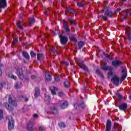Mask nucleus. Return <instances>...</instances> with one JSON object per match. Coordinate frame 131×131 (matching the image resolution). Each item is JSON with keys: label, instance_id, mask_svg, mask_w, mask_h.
I'll list each match as a JSON object with an SVG mask.
<instances>
[{"label": "nucleus", "instance_id": "53", "mask_svg": "<svg viewBox=\"0 0 131 131\" xmlns=\"http://www.w3.org/2000/svg\"><path fill=\"white\" fill-rule=\"evenodd\" d=\"M101 17V16H98V17Z\"/></svg>", "mask_w": 131, "mask_h": 131}, {"label": "nucleus", "instance_id": "10", "mask_svg": "<svg viewBox=\"0 0 131 131\" xmlns=\"http://www.w3.org/2000/svg\"><path fill=\"white\" fill-rule=\"evenodd\" d=\"M120 110L125 111L127 109V104L126 103H122L119 106Z\"/></svg>", "mask_w": 131, "mask_h": 131}, {"label": "nucleus", "instance_id": "41", "mask_svg": "<svg viewBox=\"0 0 131 131\" xmlns=\"http://www.w3.org/2000/svg\"><path fill=\"white\" fill-rule=\"evenodd\" d=\"M54 79H55V81H57V82L60 81V78H58L56 76L55 77Z\"/></svg>", "mask_w": 131, "mask_h": 131}, {"label": "nucleus", "instance_id": "33", "mask_svg": "<svg viewBox=\"0 0 131 131\" xmlns=\"http://www.w3.org/2000/svg\"><path fill=\"white\" fill-rule=\"evenodd\" d=\"M77 6L78 7H84V4H82V2H78L77 3Z\"/></svg>", "mask_w": 131, "mask_h": 131}, {"label": "nucleus", "instance_id": "1", "mask_svg": "<svg viewBox=\"0 0 131 131\" xmlns=\"http://www.w3.org/2000/svg\"><path fill=\"white\" fill-rule=\"evenodd\" d=\"M8 101L10 104H8L7 102L4 103L3 104L4 107H5L8 111H11V110H12V105L14 106V107L17 106V102L15 100H12V97L11 95H9Z\"/></svg>", "mask_w": 131, "mask_h": 131}, {"label": "nucleus", "instance_id": "7", "mask_svg": "<svg viewBox=\"0 0 131 131\" xmlns=\"http://www.w3.org/2000/svg\"><path fill=\"white\" fill-rule=\"evenodd\" d=\"M111 127H112L111 120H108L106 122L105 131H111Z\"/></svg>", "mask_w": 131, "mask_h": 131}, {"label": "nucleus", "instance_id": "2", "mask_svg": "<svg viewBox=\"0 0 131 131\" xmlns=\"http://www.w3.org/2000/svg\"><path fill=\"white\" fill-rule=\"evenodd\" d=\"M106 64L107 63L106 62H102L101 63V69L102 70H104V71H107V70H108L109 71H112V70H113V68H112V67L109 66L106 67Z\"/></svg>", "mask_w": 131, "mask_h": 131}, {"label": "nucleus", "instance_id": "17", "mask_svg": "<svg viewBox=\"0 0 131 131\" xmlns=\"http://www.w3.org/2000/svg\"><path fill=\"white\" fill-rule=\"evenodd\" d=\"M50 90L52 95H56V91H58V88L54 86H52L50 87Z\"/></svg>", "mask_w": 131, "mask_h": 131}, {"label": "nucleus", "instance_id": "18", "mask_svg": "<svg viewBox=\"0 0 131 131\" xmlns=\"http://www.w3.org/2000/svg\"><path fill=\"white\" fill-rule=\"evenodd\" d=\"M125 32H126V34H127L128 36V39H129V40H130L131 35H130V30L129 29V28H126Z\"/></svg>", "mask_w": 131, "mask_h": 131}, {"label": "nucleus", "instance_id": "8", "mask_svg": "<svg viewBox=\"0 0 131 131\" xmlns=\"http://www.w3.org/2000/svg\"><path fill=\"white\" fill-rule=\"evenodd\" d=\"M111 80L115 85H118L119 84V78H118V77L115 76Z\"/></svg>", "mask_w": 131, "mask_h": 131}, {"label": "nucleus", "instance_id": "11", "mask_svg": "<svg viewBox=\"0 0 131 131\" xmlns=\"http://www.w3.org/2000/svg\"><path fill=\"white\" fill-rule=\"evenodd\" d=\"M122 76L121 77V80H124L126 78V70L124 68H122Z\"/></svg>", "mask_w": 131, "mask_h": 131}, {"label": "nucleus", "instance_id": "36", "mask_svg": "<svg viewBox=\"0 0 131 131\" xmlns=\"http://www.w3.org/2000/svg\"><path fill=\"white\" fill-rule=\"evenodd\" d=\"M126 15H131V9H128L126 11Z\"/></svg>", "mask_w": 131, "mask_h": 131}, {"label": "nucleus", "instance_id": "47", "mask_svg": "<svg viewBox=\"0 0 131 131\" xmlns=\"http://www.w3.org/2000/svg\"><path fill=\"white\" fill-rule=\"evenodd\" d=\"M31 78H32V79H34V78H35V76H31Z\"/></svg>", "mask_w": 131, "mask_h": 131}, {"label": "nucleus", "instance_id": "29", "mask_svg": "<svg viewBox=\"0 0 131 131\" xmlns=\"http://www.w3.org/2000/svg\"><path fill=\"white\" fill-rule=\"evenodd\" d=\"M9 77H10V78H12V79H14L15 80L17 79V77L14 75H9Z\"/></svg>", "mask_w": 131, "mask_h": 131}, {"label": "nucleus", "instance_id": "32", "mask_svg": "<svg viewBox=\"0 0 131 131\" xmlns=\"http://www.w3.org/2000/svg\"><path fill=\"white\" fill-rule=\"evenodd\" d=\"M64 85L66 88H68V86H69V81H66L64 82Z\"/></svg>", "mask_w": 131, "mask_h": 131}, {"label": "nucleus", "instance_id": "44", "mask_svg": "<svg viewBox=\"0 0 131 131\" xmlns=\"http://www.w3.org/2000/svg\"><path fill=\"white\" fill-rule=\"evenodd\" d=\"M118 97L120 99V100H121V99H122V96L120 95V94L118 95Z\"/></svg>", "mask_w": 131, "mask_h": 131}, {"label": "nucleus", "instance_id": "19", "mask_svg": "<svg viewBox=\"0 0 131 131\" xmlns=\"http://www.w3.org/2000/svg\"><path fill=\"white\" fill-rule=\"evenodd\" d=\"M23 55L24 57L26 58V59H27V60H29V58H30L29 54H28V53L26 51H24L23 52Z\"/></svg>", "mask_w": 131, "mask_h": 131}, {"label": "nucleus", "instance_id": "4", "mask_svg": "<svg viewBox=\"0 0 131 131\" xmlns=\"http://www.w3.org/2000/svg\"><path fill=\"white\" fill-rule=\"evenodd\" d=\"M112 15H113V13L111 11H106L104 13V16H102V17L105 21H107L108 17H112Z\"/></svg>", "mask_w": 131, "mask_h": 131}, {"label": "nucleus", "instance_id": "24", "mask_svg": "<svg viewBox=\"0 0 131 131\" xmlns=\"http://www.w3.org/2000/svg\"><path fill=\"white\" fill-rule=\"evenodd\" d=\"M46 80H47V81H50V80L52 79V77H51V75L50 74H49L47 76V75H46Z\"/></svg>", "mask_w": 131, "mask_h": 131}, {"label": "nucleus", "instance_id": "49", "mask_svg": "<svg viewBox=\"0 0 131 131\" xmlns=\"http://www.w3.org/2000/svg\"><path fill=\"white\" fill-rule=\"evenodd\" d=\"M2 73H3V72L2 71V70L0 69V76H2Z\"/></svg>", "mask_w": 131, "mask_h": 131}, {"label": "nucleus", "instance_id": "22", "mask_svg": "<svg viewBox=\"0 0 131 131\" xmlns=\"http://www.w3.org/2000/svg\"><path fill=\"white\" fill-rule=\"evenodd\" d=\"M40 93L39 92V90L38 89H36L35 92V97H38Z\"/></svg>", "mask_w": 131, "mask_h": 131}, {"label": "nucleus", "instance_id": "30", "mask_svg": "<svg viewBox=\"0 0 131 131\" xmlns=\"http://www.w3.org/2000/svg\"><path fill=\"white\" fill-rule=\"evenodd\" d=\"M16 25L19 29H22V26L21 25V23L20 21L17 22Z\"/></svg>", "mask_w": 131, "mask_h": 131}, {"label": "nucleus", "instance_id": "25", "mask_svg": "<svg viewBox=\"0 0 131 131\" xmlns=\"http://www.w3.org/2000/svg\"><path fill=\"white\" fill-rule=\"evenodd\" d=\"M69 38L70 40H71L72 41H74L75 42H76V41H77V40H76V38H75V37L73 36L70 37Z\"/></svg>", "mask_w": 131, "mask_h": 131}, {"label": "nucleus", "instance_id": "31", "mask_svg": "<svg viewBox=\"0 0 131 131\" xmlns=\"http://www.w3.org/2000/svg\"><path fill=\"white\" fill-rule=\"evenodd\" d=\"M39 131H45V130H46V127H45V126H41L39 127Z\"/></svg>", "mask_w": 131, "mask_h": 131}, {"label": "nucleus", "instance_id": "50", "mask_svg": "<svg viewBox=\"0 0 131 131\" xmlns=\"http://www.w3.org/2000/svg\"><path fill=\"white\" fill-rule=\"evenodd\" d=\"M34 117H37V114H34Z\"/></svg>", "mask_w": 131, "mask_h": 131}, {"label": "nucleus", "instance_id": "15", "mask_svg": "<svg viewBox=\"0 0 131 131\" xmlns=\"http://www.w3.org/2000/svg\"><path fill=\"white\" fill-rule=\"evenodd\" d=\"M50 111L53 114H57L58 113V109L55 107V106H51L50 108Z\"/></svg>", "mask_w": 131, "mask_h": 131}, {"label": "nucleus", "instance_id": "51", "mask_svg": "<svg viewBox=\"0 0 131 131\" xmlns=\"http://www.w3.org/2000/svg\"><path fill=\"white\" fill-rule=\"evenodd\" d=\"M25 101H26V102H27V101H28V98H26Z\"/></svg>", "mask_w": 131, "mask_h": 131}, {"label": "nucleus", "instance_id": "48", "mask_svg": "<svg viewBox=\"0 0 131 131\" xmlns=\"http://www.w3.org/2000/svg\"><path fill=\"white\" fill-rule=\"evenodd\" d=\"M123 19H126V16H125V15H123Z\"/></svg>", "mask_w": 131, "mask_h": 131}, {"label": "nucleus", "instance_id": "52", "mask_svg": "<svg viewBox=\"0 0 131 131\" xmlns=\"http://www.w3.org/2000/svg\"><path fill=\"white\" fill-rule=\"evenodd\" d=\"M122 1V2H125L126 0H121Z\"/></svg>", "mask_w": 131, "mask_h": 131}, {"label": "nucleus", "instance_id": "3", "mask_svg": "<svg viewBox=\"0 0 131 131\" xmlns=\"http://www.w3.org/2000/svg\"><path fill=\"white\" fill-rule=\"evenodd\" d=\"M8 129H13L14 128L15 125L14 124V119H13V117H8Z\"/></svg>", "mask_w": 131, "mask_h": 131}, {"label": "nucleus", "instance_id": "9", "mask_svg": "<svg viewBox=\"0 0 131 131\" xmlns=\"http://www.w3.org/2000/svg\"><path fill=\"white\" fill-rule=\"evenodd\" d=\"M112 65L114 67H119V66H121V61L120 60H114L112 63Z\"/></svg>", "mask_w": 131, "mask_h": 131}, {"label": "nucleus", "instance_id": "16", "mask_svg": "<svg viewBox=\"0 0 131 131\" xmlns=\"http://www.w3.org/2000/svg\"><path fill=\"white\" fill-rule=\"evenodd\" d=\"M77 64L78 65V66H79L80 68L84 69L85 71H88L89 69H88V67L85 66V65L80 63L79 62H77Z\"/></svg>", "mask_w": 131, "mask_h": 131}, {"label": "nucleus", "instance_id": "26", "mask_svg": "<svg viewBox=\"0 0 131 131\" xmlns=\"http://www.w3.org/2000/svg\"><path fill=\"white\" fill-rule=\"evenodd\" d=\"M45 101H50L51 100V97L50 96L45 94Z\"/></svg>", "mask_w": 131, "mask_h": 131}, {"label": "nucleus", "instance_id": "35", "mask_svg": "<svg viewBox=\"0 0 131 131\" xmlns=\"http://www.w3.org/2000/svg\"><path fill=\"white\" fill-rule=\"evenodd\" d=\"M43 56V55L41 54H39V53L38 54H37V59L39 60L40 59V58H42Z\"/></svg>", "mask_w": 131, "mask_h": 131}, {"label": "nucleus", "instance_id": "28", "mask_svg": "<svg viewBox=\"0 0 131 131\" xmlns=\"http://www.w3.org/2000/svg\"><path fill=\"white\" fill-rule=\"evenodd\" d=\"M78 47H79V49H81V48L82 47H83V42L82 41H80L79 43H78Z\"/></svg>", "mask_w": 131, "mask_h": 131}, {"label": "nucleus", "instance_id": "45", "mask_svg": "<svg viewBox=\"0 0 131 131\" xmlns=\"http://www.w3.org/2000/svg\"><path fill=\"white\" fill-rule=\"evenodd\" d=\"M121 11V9L120 8H118L116 10V12H120Z\"/></svg>", "mask_w": 131, "mask_h": 131}, {"label": "nucleus", "instance_id": "20", "mask_svg": "<svg viewBox=\"0 0 131 131\" xmlns=\"http://www.w3.org/2000/svg\"><path fill=\"white\" fill-rule=\"evenodd\" d=\"M114 126L115 128H117V129H118V130H120V129H121V126L119 124H115Z\"/></svg>", "mask_w": 131, "mask_h": 131}, {"label": "nucleus", "instance_id": "34", "mask_svg": "<svg viewBox=\"0 0 131 131\" xmlns=\"http://www.w3.org/2000/svg\"><path fill=\"white\" fill-rule=\"evenodd\" d=\"M59 125L60 127H62V128H64L66 126L65 124L63 122L60 123L59 124Z\"/></svg>", "mask_w": 131, "mask_h": 131}, {"label": "nucleus", "instance_id": "5", "mask_svg": "<svg viewBox=\"0 0 131 131\" xmlns=\"http://www.w3.org/2000/svg\"><path fill=\"white\" fill-rule=\"evenodd\" d=\"M16 74L18 76L19 78L22 79L24 78V75L23 74V71L21 69H18L17 70Z\"/></svg>", "mask_w": 131, "mask_h": 131}, {"label": "nucleus", "instance_id": "42", "mask_svg": "<svg viewBox=\"0 0 131 131\" xmlns=\"http://www.w3.org/2000/svg\"><path fill=\"white\" fill-rule=\"evenodd\" d=\"M18 42V40L17 39H14L13 40V44L14 45V43H17Z\"/></svg>", "mask_w": 131, "mask_h": 131}, {"label": "nucleus", "instance_id": "6", "mask_svg": "<svg viewBox=\"0 0 131 131\" xmlns=\"http://www.w3.org/2000/svg\"><path fill=\"white\" fill-rule=\"evenodd\" d=\"M60 42L62 45H64L68 41V38L66 36H63L62 35H59Z\"/></svg>", "mask_w": 131, "mask_h": 131}, {"label": "nucleus", "instance_id": "43", "mask_svg": "<svg viewBox=\"0 0 131 131\" xmlns=\"http://www.w3.org/2000/svg\"><path fill=\"white\" fill-rule=\"evenodd\" d=\"M59 97H62L63 96V92H59L58 94Z\"/></svg>", "mask_w": 131, "mask_h": 131}, {"label": "nucleus", "instance_id": "14", "mask_svg": "<svg viewBox=\"0 0 131 131\" xmlns=\"http://www.w3.org/2000/svg\"><path fill=\"white\" fill-rule=\"evenodd\" d=\"M60 107L61 109H66V108L68 107V102L66 101L61 102Z\"/></svg>", "mask_w": 131, "mask_h": 131}, {"label": "nucleus", "instance_id": "37", "mask_svg": "<svg viewBox=\"0 0 131 131\" xmlns=\"http://www.w3.org/2000/svg\"><path fill=\"white\" fill-rule=\"evenodd\" d=\"M82 105H83V103L82 104ZM82 105L81 104L80 105H78V104L75 103L74 105V108H75V109H77V107H79V106H81V107H82Z\"/></svg>", "mask_w": 131, "mask_h": 131}, {"label": "nucleus", "instance_id": "21", "mask_svg": "<svg viewBox=\"0 0 131 131\" xmlns=\"http://www.w3.org/2000/svg\"><path fill=\"white\" fill-rule=\"evenodd\" d=\"M21 85H22V82H20L18 83L15 84V86L16 89H20V88H21Z\"/></svg>", "mask_w": 131, "mask_h": 131}, {"label": "nucleus", "instance_id": "38", "mask_svg": "<svg viewBox=\"0 0 131 131\" xmlns=\"http://www.w3.org/2000/svg\"><path fill=\"white\" fill-rule=\"evenodd\" d=\"M30 55L31 56V57H35L36 56V54L34 53V52H33V51H31L30 52Z\"/></svg>", "mask_w": 131, "mask_h": 131}, {"label": "nucleus", "instance_id": "40", "mask_svg": "<svg viewBox=\"0 0 131 131\" xmlns=\"http://www.w3.org/2000/svg\"><path fill=\"white\" fill-rule=\"evenodd\" d=\"M3 118V110H0V119Z\"/></svg>", "mask_w": 131, "mask_h": 131}, {"label": "nucleus", "instance_id": "27", "mask_svg": "<svg viewBox=\"0 0 131 131\" xmlns=\"http://www.w3.org/2000/svg\"><path fill=\"white\" fill-rule=\"evenodd\" d=\"M34 18H32L31 19H30L29 21V26H30V25L33 24V23H34Z\"/></svg>", "mask_w": 131, "mask_h": 131}, {"label": "nucleus", "instance_id": "13", "mask_svg": "<svg viewBox=\"0 0 131 131\" xmlns=\"http://www.w3.org/2000/svg\"><path fill=\"white\" fill-rule=\"evenodd\" d=\"M7 7V1L6 0H0V9Z\"/></svg>", "mask_w": 131, "mask_h": 131}, {"label": "nucleus", "instance_id": "23", "mask_svg": "<svg viewBox=\"0 0 131 131\" xmlns=\"http://www.w3.org/2000/svg\"><path fill=\"white\" fill-rule=\"evenodd\" d=\"M69 21L71 23V24H73L74 25H76L75 23V20L72 18H69Z\"/></svg>", "mask_w": 131, "mask_h": 131}, {"label": "nucleus", "instance_id": "39", "mask_svg": "<svg viewBox=\"0 0 131 131\" xmlns=\"http://www.w3.org/2000/svg\"><path fill=\"white\" fill-rule=\"evenodd\" d=\"M113 74V73H112V72L108 73L107 74L108 78H110V77H111V76H112Z\"/></svg>", "mask_w": 131, "mask_h": 131}, {"label": "nucleus", "instance_id": "12", "mask_svg": "<svg viewBox=\"0 0 131 131\" xmlns=\"http://www.w3.org/2000/svg\"><path fill=\"white\" fill-rule=\"evenodd\" d=\"M63 27L67 32H70V29L69 28V26L67 25V22H66L65 20H63Z\"/></svg>", "mask_w": 131, "mask_h": 131}, {"label": "nucleus", "instance_id": "46", "mask_svg": "<svg viewBox=\"0 0 131 131\" xmlns=\"http://www.w3.org/2000/svg\"><path fill=\"white\" fill-rule=\"evenodd\" d=\"M63 64H65V65H69V63L67 62H63Z\"/></svg>", "mask_w": 131, "mask_h": 131}]
</instances>
